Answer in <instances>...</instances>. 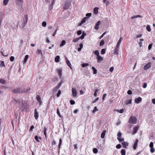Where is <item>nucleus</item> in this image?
I'll return each mask as SVG.
<instances>
[{
	"label": "nucleus",
	"mask_w": 155,
	"mask_h": 155,
	"mask_svg": "<svg viewBox=\"0 0 155 155\" xmlns=\"http://www.w3.org/2000/svg\"><path fill=\"white\" fill-rule=\"evenodd\" d=\"M137 119L133 116H131L129 118V123L131 124L137 123Z\"/></svg>",
	"instance_id": "nucleus-1"
},
{
	"label": "nucleus",
	"mask_w": 155,
	"mask_h": 155,
	"mask_svg": "<svg viewBox=\"0 0 155 155\" xmlns=\"http://www.w3.org/2000/svg\"><path fill=\"white\" fill-rule=\"evenodd\" d=\"M12 92L14 94H17L18 93L20 94L22 92V91H21V89L20 88H18L15 89L12 91Z\"/></svg>",
	"instance_id": "nucleus-2"
},
{
	"label": "nucleus",
	"mask_w": 155,
	"mask_h": 155,
	"mask_svg": "<svg viewBox=\"0 0 155 155\" xmlns=\"http://www.w3.org/2000/svg\"><path fill=\"white\" fill-rule=\"evenodd\" d=\"M71 0H68V2H66L65 3V5L64 7V9H67L68 8L70 7V6L71 5Z\"/></svg>",
	"instance_id": "nucleus-3"
},
{
	"label": "nucleus",
	"mask_w": 155,
	"mask_h": 155,
	"mask_svg": "<svg viewBox=\"0 0 155 155\" xmlns=\"http://www.w3.org/2000/svg\"><path fill=\"white\" fill-rule=\"evenodd\" d=\"M61 85V83H60L56 87H55L53 90V91L54 92H56L58 90L60 87V86Z\"/></svg>",
	"instance_id": "nucleus-4"
},
{
	"label": "nucleus",
	"mask_w": 155,
	"mask_h": 155,
	"mask_svg": "<svg viewBox=\"0 0 155 155\" xmlns=\"http://www.w3.org/2000/svg\"><path fill=\"white\" fill-rule=\"evenodd\" d=\"M119 46V45H117L116 48L114 49V53L116 54H118V50Z\"/></svg>",
	"instance_id": "nucleus-5"
},
{
	"label": "nucleus",
	"mask_w": 155,
	"mask_h": 155,
	"mask_svg": "<svg viewBox=\"0 0 155 155\" xmlns=\"http://www.w3.org/2000/svg\"><path fill=\"white\" fill-rule=\"evenodd\" d=\"M36 99L37 100L38 102L40 104V106L42 103V102L41 100V97L39 95H37L36 97Z\"/></svg>",
	"instance_id": "nucleus-6"
},
{
	"label": "nucleus",
	"mask_w": 155,
	"mask_h": 155,
	"mask_svg": "<svg viewBox=\"0 0 155 155\" xmlns=\"http://www.w3.org/2000/svg\"><path fill=\"white\" fill-rule=\"evenodd\" d=\"M38 113L36 109H35L34 110V117L35 119L37 120L38 118Z\"/></svg>",
	"instance_id": "nucleus-7"
},
{
	"label": "nucleus",
	"mask_w": 155,
	"mask_h": 155,
	"mask_svg": "<svg viewBox=\"0 0 155 155\" xmlns=\"http://www.w3.org/2000/svg\"><path fill=\"white\" fill-rule=\"evenodd\" d=\"M73 96L76 97L77 95V92L76 89L75 88H72V89Z\"/></svg>",
	"instance_id": "nucleus-8"
},
{
	"label": "nucleus",
	"mask_w": 155,
	"mask_h": 155,
	"mask_svg": "<svg viewBox=\"0 0 155 155\" xmlns=\"http://www.w3.org/2000/svg\"><path fill=\"white\" fill-rule=\"evenodd\" d=\"M151 63L149 62L148 64H147L144 67V69L147 70V69L151 67Z\"/></svg>",
	"instance_id": "nucleus-9"
},
{
	"label": "nucleus",
	"mask_w": 155,
	"mask_h": 155,
	"mask_svg": "<svg viewBox=\"0 0 155 155\" xmlns=\"http://www.w3.org/2000/svg\"><path fill=\"white\" fill-rule=\"evenodd\" d=\"M97 62L98 63H100L101 61L103 60V58L100 55H98L97 57Z\"/></svg>",
	"instance_id": "nucleus-10"
},
{
	"label": "nucleus",
	"mask_w": 155,
	"mask_h": 155,
	"mask_svg": "<svg viewBox=\"0 0 155 155\" xmlns=\"http://www.w3.org/2000/svg\"><path fill=\"white\" fill-rule=\"evenodd\" d=\"M58 73L60 78H61L62 75V69L61 68H58L57 69Z\"/></svg>",
	"instance_id": "nucleus-11"
},
{
	"label": "nucleus",
	"mask_w": 155,
	"mask_h": 155,
	"mask_svg": "<svg viewBox=\"0 0 155 155\" xmlns=\"http://www.w3.org/2000/svg\"><path fill=\"white\" fill-rule=\"evenodd\" d=\"M101 23V22L99 21H98L96 23L94 27V28L96 30H97L99 29V25Z\"/></svg>",
	"instance_id": "nucleus-12"
},
{
	"label": "nucleus",
	"mask_w": 155,
	"mask_h": 155,
	"mask_svg": "<svg viewBox=\"0 0 155 155\" xmlns=\"http://www.w3.org/2000/svg\"><path fill=\"white\" fill-rule=\"evenodd\" d=\"M66 63H67L68 66L71 69H72V68L71 67V64L69 61L68 60V59L66 58Z\"/></svg>",
	"instance_id": "nucleus-13"
},
{
	"label": "nucleus",
	"mask_w": 155,
	"mask_h": 155,
	"mask_svg": "<svg viewBox=\"0 0 155 155\" xmlns=\"http://www.w3.org/2000/svg\"><path fill=\"white\" fill-rule=\"evenodd\" d=\"M23 2V0H16V4L19 6H22Z\"/></svg>",
	"instance_id": "nucleus-14"
},
{
	"label": "nucleus",
	"mask_w": 155,
	"mask_h": 155,
	"mask_svg": "<svg viewBox=\"0 0 155 155\" xmlns=\"http://www.w3.org/2000/svg\"><path fill=\"white\" fill-rule=\"evenodd\" d=\"M142 101V98L139 97L137 98H136L135 100V102L137 104H138L140 102Z\"/></svg>",
	"instance_id": "nucleus-15"
},
{
	"label": "nucleus",
	"mask_w": 155,
	"mask_h": 155,
	"mask_svg": "<svg viewBox=\"0 0 155 155\" xmlns=\"http://www.w3.org/2000/svg\"><path fill=\"white\" fill-rule=\"evenodd\" d=\"M25 18L24 19V25H26L27 23V21H28V15H25Z\"/></svg>",
	"instance_id": "nucleus-16"
},
{
	"label": "nucleus",
	"mask_w": 155,
	"mask_h": 155,
	"mask_svg": "<svg viewBox=\"0 0 155 155\" xmlns=\"http://www.w3.org/2000/svg\"><path fill=\"white\" fill-rule=\"evenodd\" d=\"M138 142V139H136L133 146V149L134 150H135L136 149Z\"/></svg>",
	"instance_id": "nucleus-17"
},
{
	"label": "nucleus",
	"mask_w": 155,
	"mask_h": 155,
	"mask_svg": "<svg viewBox=\"0 0 155 155\" xmlns=\"http://www.w3.org/2000/svg\"><path fill=\"white\" fill-rule=\"evenodd\" d=\"M122 144V145L123 147L125 148H127V146H128V143L127 142H123Z\"/></svg>",
	"instance_id": "nucleus-18"
},
{
	"label": "nucleus",
	"mask_w": 155,
	"mask_h": 155,
	"mask_svg": "<svg viewBox=\"0 0 155 155\" xmlns=\"http://www.w3.org/2000/svg\"><path fill=\"white\" fill-rule=\"evenodd\" d=\"M139 128V127L138 126H136L134 127L133 128V134H136L137 131L138 130Z\"/></svg>",
	"instance_id": "nucleus-19"
},
{
	"label": "nucleus",
	"mask_w": 155,
	"mask_h": 155,
	"mask_svg": "<svg viewBox=\"0 0 155 155\" xmlns=\"http://www.w3.org/2000/svg\"><path fill=\"white\" fill-rule=\"evenodd\" d=\"M87 19V17H84L83 19L81 20V24L80 25L81 26L82 24L84 23Z\"/></svg>",
	"instance_id": "nucleus-20"
},
{
	"label": "nucleus",
	"mask_w": 155,
	"mask_h": 155,
	"mask_svg": "<svg viewBox=\"0 0 155 155\" xmlns=\"http://www.w3.org/2000/svg\"><path fill=\"white\" fill-rule=\"evenodd\" d=\"M99 8L95 7L94 9V13L95 14H97L98 13V9Z\"/></svg>",
	"instance_id": "nucleus-21"
},
{
	"label": "nucleus",
	"mask_w": 155,
	"mask_h": 155,
	"mask_svg": "<svg viewBox=\"0 0 155 155\" xmlns=\"http://www.w3.org/2000/svg\"><path fill=\"white\" fill-rule=\"evenodd\" d=\"M34 138L37 142H39L40 141V140L41 139V137H38L37 136H35Z\"/></svg>",
	"instance_id": "nucleus-22"
},
{
	"label": "nucleus",
	"mask_w": 155,
	"mask_h": 155,
	"mask_svg": "<svg viewBox=\"0 0 155 155\" xmlns=\"http://www.w3.org/2000/svg\"><path fill=\"white\" fill-rule=\"evenodd\" d=\"M28 57L29 56L28 55H25L24 59V64L26 63Z\"/></svg>",
	"instance_id": "nucleus-23"
},
{
	"label": "nucleus",
	"mask_w": 155,
	"mask_h": 155,
	"mask_svg": "<svg viewBox=\"0 0 155 155\" xmlns=\"http://www.w3.org/2000/svg\"><path fill=\"white\" fill-rule=\"evenodd\" d=\"M60 56L58 55L55 58V61L56 62H58L59 61Z\"/></svg>",
	"instance_id": "nucleus-24"
},
{
	"label": "nucleus",
	"mask_w": 155,
	"mask_h": 155,
	"mask_svg": "<svg viewBox=\"0 0 155 155\" xmlns=\"http://www.w3.org/2000/svg\"><path fill=\"white\" fill-rule=\"evenodd\" d=\"M36 54H41V55H42V53L41 50L40 49H38L37 50L36 52Z\"/></svg>",
	"instance_id": "nucleus-25"
},
{
	"label": "nucleus",
	"mask_w": 155,
	"mask_h": 155,
	"mask_svg": "<svg viewBox=\"0 0 155 155\" xmlns=\"http://www.w3.org/2000/svg\"><path fill=\"white\" fill-rule=\"evenodd\" d=\"M62 142V140L61 138H60L59 140V143L58 144V148L59 151V150H60V147H61V145Z\"/></svg>",
	"instance_id": "nucleus-26"
},
{
	"label": "nucleus",
	"mask_w": 155,
	"mask_h": 155,
	"mask_svg": "<svg viewBox=\"0 0 155 155\" xmlns=\"http://www.w3.org/2000/svg\"><path fill=\"white\" fill-rule=\"evenodd\" d=\"M5 67L4 62L3 61H2L0 63V67Z\"/></svg>",
	"instance_id": "nucleus-27"
},
{
	"label": "nucleus",
	"mask_w": 155,
	"mask_h": 155,
	"mask_svg": "<svg viewBox=\"0 0 155 155\" xmlns=\"http://www.w3.org/2000/svg\"><path fill=\"white\" fill-rule=\"evenodd\" d=\"M5 81L4 79H0V83L2 84H4L5 83Z\"/></svg>",
	"instance_id": "nucleus-28"
},
{
	"label": "nucleus",
	"mask_w": 155,
	"mask_h": 155,
	"mask_svg": "<svg viewBox=\"0 0 155 155\" xmlns=\"http://www.w3.org/2000/svg\"><path fill=\"white\" fill-rule=\"evenodd\" d=\"M92 69L93 70V73L94 74H96L97 73V70L94 68V67H92Z\"/></svg>",
	"instance_id": "nucleus-29"
},
{
	"label": "nucleus",
	"mask_w": 155,
	"mask_h": 155,
	"mask_svg": "<svg viewBox=\"0 0 155 155\" xmlns=\"http://www.w3.org/2000/svg\"><path fill=\"white\" fill-rule=\"evenodd\" d=\"M105 130L101 134V137L102 138H104L105 135Z\"/></svg>",
	"instance_id": "nucleus-30"
},
{
	"label": "nucleus",
	"mask_w": 155,
	"mask_h": 155,
	"mask_svg": "<svg viewBox=\"0 0 155 155\" xmlns=\"http://www.w3.org/2000/svg\"><path fill=\"white\" fill-rule=\"evenodd\" d=\"M65 44H66V42H65V41L63 40L62 41L61 44H60V47L63 46L64 45H65Z\"/></svg>",
	"instance_id": "nucleus-31"
},
{
	"label": "nucleus",
	"mask_w": 155,
	"mask_h": 155,
	"mask_svg": "<svg viewBox=\"0 0 155 155\" xmlns=\"http://www.w3.org/2000/svg\"><path fill=\"white\" fill-rule=\"evenodd\" d=\"M122 39H123V38H122V37H120V38L119 39V40L118 42H117V45H120V43H121V42L122 40Z\"/></svg>",
	"instance_id": "nucleus-32"
},
{
	"label": "nucleus",
	"mask_w": 155,
	"mask_h": 155,
	"mask_svg": "<svg viewBox=\"0 0 155 155\" xmlns=\"http://www.w3.org/2000/svg\"><path fill=\"white\" fill-rule=\"evenodd\" d=\"M147 30L149 32H150L151 31L150 26L149 25H148L146 27Z\"/></svg>",
	"instance_id": "nucleus-33"
},
{
	"label": "nucleus",
	"mask_w": 155,
	"mask_h": 155,
	"mask_svg": "<svg viewBox=\"0 0 155 155\" xmlns=\"http://www.w3.org/2000/svg\"><path fill=\"white\" fill-rule=\"evenodd\" d=\"M121 155H125L126 152L124 149H122L121 151Z\"/></svg>",
	"instance_id": "nucleus-34"
},
{
	"label": "nucleus",
	"mask_w": 155,
	"mask_h": 155,
	"mask_svg": "<svg viewBox=\"0 0 155 155\" xmlns=\"http://www.w3.org/2000/svg\"><path fill=\"white\" fill-rule=\"evenodd\" d=\"M143 41L144 40L143 39H141L140 40V41L138 42V43L140 46H141V45H142V41Z\"/></svg>",
	"instance_id": "nucleus-35"
},
{
	"label": "nucleus",
	"mask_w": 155,
	"mask_h": 155,
	"mask_svg": "<svg viewBox=\"0 0 155 155\" xmlns=\"http://www.w3.org/2000/svg\"><path fill=\"white\" fill-rule=\"evenodd\" d=\"M79 38H74L73 39L72 41L74 42H76L79 40Z\"/></svg>",
	"instance_id": "nucleus-36"
},
{
	"label": "nucleus",
	"mask_w": 155,
	"mask_h": 155,
	"mask_svg": "<svg viewBox=\"0 0 155 155\" xmlns=\"http://www.w3.org/2000/svg\"><path fill=\"white\" fill-rule=\"evenodd\" d=\"M8 1L9 0H4L3 2L4 4L5 5H7Z\"/></svg>",
	"instance_id": "nucleus-37"
},
{
	"label": "nucleus",
	"mask_w": 155,
	"mask_h": 155,
	"mask_svg": "<svg viewBox=\"0 0 155 155\" xmlns=\"http://www.w3.org/2000/svg\"><path fill=\"white\" fill-rule=\"evenodd\" d=\"M117 139L120 142H123L124 140V138H122L117 137Z\"/></svg>",
	"instance_id": "nucleus-38"
},
{
	"label": "nucleus",
	"mask_w": 155,
	"mask_h": 155,
	"mask_svg": "<svg viewBox=\"0 0 155 155\" xmlns=\"http://www.w3.org/2000/svg\"><path fill=\"white\" fill-rule=\"evenodd\" d=\"M94 54L97 55V57L99 55V52L98 50H96L94 52Z\"/></svg>",
	"instance_id": "nucleus-39"
},
{
	"label": "nucleus",
	"mask_w": 155,
	"mask_h": 155,
	"mask_svg": "<svg viewBox=\"0 0 155 155\" xmlns=\"http://www.w3.org/2000/svg\"><path fill=\"white\" fill-rule=\"evenodd\" d=\"M93 152L95 153H96L98 152V150L96 148H94L93 149Z\"/></svg>",
	"instance_id": "nucleus-40"
},
{
	"label": "nucleus",
	"mask_w": 155,
	"mask_h": 155,
	"mask_svg": "<svg viewBox=\"0 0 155 155\" xmlns=\"http://www.w3.org/2000/svg\"><path fill=\"white\" fill-rule=\"evenodd\" d=\"M91 13H87L86 15V17H87V19L88 18H89L90 17H91Z\"/></svg>",
	"instance_id": "nucleus-41"
},
{
	"label": "nucleus",
	"mask_w": 155,
	"mask_h": 155,
	"mask_svg": "<svg viewBox=\"0 0 155 155\" xmlns=\"http://www.w3.org/2000/svg\"><path fill=\"white\" fill-rule=\"evenodd\" d=\"M88 64L87 63H83L82 64V67H85L88 66Z\"/></svg>",
	"instance_id": "nucleus-42"
},
{
	"label": "nucleus",
	"mask_w": 155,
	"mask_h": 155,
	"mask_svg": "<svg viewBox=\"0 0 155 155\" xmlns=\"http://www.w3.org/2000/svg\"><path fill=\"white\" fill-rule=\"evenodd\" d=\"M104 44V41L103 40H102L100 42V46H103Z\"/></svg>",
	"instance_id": "nucleus-43"
},
{
	"label": "nucleus",
	"mask_w": 155,
	"mask_h": 155,
	"mask_svg": "<svg viewBox=\"0 0 155 155\" xmlns=\"http://www.w3.org/2000/svg\"><path fill=\"white\" fill-rule=\"evenodd\" d=\"M98 110V109H97L96 107H95L94 110L93 111V113H94L95 112L97 111Z\"/></svg>",
	"instance_id": "nucleus-44"
},
{
	"label": "nucleus",
	"mask_w": 155,
	"mask_h": 155,
	"mask_svg": "<svg viewBox=\"0 0 155 155\" xmlns=\"http://www.w3.org/2000/svg\"><path fill=\"white\" fill-rule=\"evenodd\" d=\"M57 114H58V116L60 117H61V114H60V112L59 110V109L58 108L57 109Z\"/></svg>",
	"instance_id": "nucleus-45"
},
{
	"label": "nucleus",
	"mask_w": 155,
	"mask_h": 155,
	"mask_svg": "<svg viewBox=\"0 0 155 155\" xmlns=\"http://www.w3.org/2000/svg\"><path fill=\"white\" fill-rule=\"evenodd\" d=\"M131 103V100H127V101L126 102V104H130Z\"/></svg>",
	"instance_id": "nucleus-46"
},
{
	"label": "nucleus",
	"mask_w": 155,
	"mask_h": 155,
	"mask_svg": "<svg viewBox=\"0 0 155 155\" xmlns=\"http://www.w3.org/2000/svg\"><path fill=\"white\" fill-rule=\"evenodd\" d=\"M106 51L105 49H102L101 50V54H105V53Z\"/></svg>",
	"instance_id": "nucleus-47"
},
{
	"label": "nucleus",
	"mask_w": 155,
	"mask_h": 155,
	"mask_svg": "<svg viewBox=\"0 0 155 155\" xmlns=\"http://www.w3.org/2000/svg\"><path fill=\"white\" fill-rule=\"evenodd\" d=\"M61 91L60 90H59L58 91V93L57 94V97H59L60 95L61 94Z\"/></svg>",
	"instance_id": "nucleus-48"
},
{
	"label": "nucleus",
	"mask_w": 155,
	"mask_h": 155,
	"mask_svg": "<svg viewBox=\"0 0 155 155\" xmlns=\"http://www.w3.org/2000/svg\"><path fill=\"white\" fill-rule=\"evenodd\" d=\"M30 90V88H27L26 89H25L24 91L23 92H24L27 93Z\"/></svg>",
	"instance_id": "nucleus-49"
},
{
	"label": "nucleus",
	"mask_w": 155,
	"mask_h": 155,
	"mask_svg": "<svg viewBox=\"0 0 155 155\" xmlns=\"http://www.w3.org/2000/svg\"><path fill=\"white\" fill-rule=\"evenodd\" d=\"M47 25V23L45 21H43L42 22V26L43 27H45Z\"/></svg>",
	"instance_id": "nucleus-50"
},
{
	"label": "nucleus",
	"mask_w": 155,
	"mask_h": 155,
	"mask_svg": "<svg viewBox=\"0 0 155 155\" xmlns=\"http://www.w3.org/2000/svg\"><path fill=\"white\" fill-rule=\"evenodd\" d=\"M121 133L120 132H119L117 134V137H120L121 136Z\"/></svg>",
	"instance_id": "nucleus-51"
},
{
	"label": "nucleus",
	"mask_w": 155,
	"mask_h": 155,
	"mask_svg": "<svg viewBox=\"0 0 155 155\" xmlns=\"http://www.w3.org/2000/svg\"><path fill=\"white\" fill-rule=\"evenodd\" d=\"M98 91L97 89L95 90V92L94 93V96L96 97L97 96V92H98Z\"/></svg>",
	"instance_id": "nucleus-52"
},
{
	"label": "nucleus",
	"mask_w": 155,
	"mask_h": 155,
	"mask_svg": "<svg viewBox=\"0 0 155 155\" xmlns=\"http://www.w3.org/2000/svg\"><path fill=\"white\" fill-rule=\"evenodd\" d=\"M121 146L120 144H118L116 146V147L117 149H120L121 147Z\"/></svg>",
	"instance_id": "nucleus-53"
},
{
	"label": "nucleus",
	"mask_w": 155,
	"mask_h": 155,
	"mask_svg": "<svg viewBox=\"0 0 155 155\" xmlns=\"http://www.w3.org/2000/svg\"><path fill=\"white\" fill-rule=\"evenodd\" d=\"M124 109H122L120 110H118L117 111L120 113H122L124 112Z\"/></svg>",
	"instance_id": "nucleus-54"
},
{
	"label": "nucleus",
	"mask_w": 155,
	"mask_h": 155,
	"mask_svg": "<svg viewBox=\"0 0 155 155\" xmlns=\"http://www.w3.org/2000/svg\"><path fill=\"white\" fill-rule=\"evenodd\" d=\"M14 56H12L10 58V61H13L14 60Z\"/></svg>",
	"instance_id": "nucleus-55"
},
{
	"label": "nucleus",
	"mask_w": 155,
	"mask_h": 155,
	"mask_svg": "<svg viewBox=\"0 0 155 155\" xmlns=\"http://www.w3.org/2000/svg\"><path fill=\"white\" fill-rule=\"evenodd\" d=\"M70 103L71 105H73L75 104V102L74 100H71L70 101Z\"/></svg>",
	"instance_id": "nucleus-56"
},
{
	"label": "nucleus",
	"mask_w": 155,
	"mask_h": 155,
	"mask_svg": "<svg viewBox=\"0 0 155 155\" xmlns=\"http://www.w3.org/2000/svg\"><path fill=\"white\" fill-rule=\"evenodd\" d=\"M53 8V5H51L49 6L48 9L49 10H51Z\"/></svg>",
	"instance_id": "nucleus-57"
},
{
	"label": "nucleus",
	"mask_w": 155,
	"mask_h": 155,
	"mask_svg": "<svg viewBox=\"0 0 155 155\" xmlns=\"http://www.w3.org/2000/svg\"><path fill=\"white\" fill-rule=\"evenodd\" d=\"M147 86V84L146 83H144L143 85V87L144 88H146Z\"/></svg>",
	"instance_id": "nucleus-58"
},
{
	"label": "nucleus",
	"mask_w": 155,
	"mask_h": 155,
	"mask_svg": "<svg viewBox=\"0 0 155 155\" xmlns=\"http://www.w3.org/2000/svg\"><path fill=\"white\" fill-rule=\"evenodd\" d=\"M150 151L151 153H153L154 152L155 150L153 147L151 148L150 149Z\"/></svg>",
	"instance_id": "nucleus-59"
},
{
	"label": "nucleus",
	"mask_w": 155,
	"mask_h": 155,
	"mask_svg": "<svg viewBox=\"0 0 155 155\" xmlns=\"http://www.w3.org/2000/svg\"><path fill=\"white\" fill-rule=\"evenodd\" d=\"M82 33V31L81 30H79L77 31V34L78 35H81Z\"/></svg>",
	"instance_id": "nucleus-60"
},
{
	"label": "nucleus",
	"mask_w": 155,
	"mask_h": 155,
	"mask_svg": "<svg viewBox=\"0 0 155 155\" xmlns=\"http://www.w3.org/2000/svg\"><path fill=\"white\" fill-rule=\"evenodd\" d=\"M18 101L16 100H14V101H11V103H12L15 104H16L17 103Z\"/></svg>",
	"instance_id": "nucleus-61"
},
{
	"label": "nucleus",
	"mask_w": 155,
	"mask_h": 155,
	"mask_svg": "<svg viewBox=\"0 0 155 155\" xmlns=\"http://www.w3.org/2000/svg\"><path fill=\"white\" fill-rule=\"evenodd\" d=\"M58 31V28H57L55 30V31H54V33H53V34L52 35L54 36L56 34V33H57V32Z\"/></svg>",
	"instance_id": "nucleus-62"
},
{
	"label": "nucleus",
	"mask_w": 155,
	"mask_h": 155,
	"mask_svg": "<svg viewBox=\"0 0 155 155\" xmlns=\"http://www.w3.org/2000/svg\"><path fill=\"white\" fill-rule=\"evenodd\" d=\"M149 146L150 148H152L153 147V143L152 142L150 143Z\"/></svg>",
	"instance_id": "nucleus-63"
},
{
	"label": "nucleus",
	"mask_w": 155,
	"mask_h": 155,
	"mask_svg": "<svg viewBox=\"0 0 155 155\" xmlns=\"http://www.w3.org/2000/svg\"><path fill=\"white\" fill-rule=\"evenodd\" d=\"M142 36V34H140L138 35H136V38H140V37H141Z\"/></svg>",
	"instance_id": "nucleus-64"
}]
</instances>
